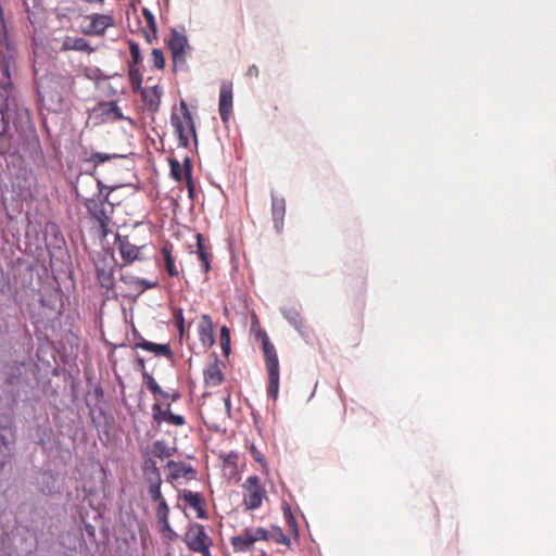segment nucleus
I'll return each mask as SVG.
<instances>
[{"mask_svg":"<svg viewBox=\"0 0 556 556\" xmlns=\"http://www.w3.org/2000/svg\"><path fill=\"white\" fill-rule=\"evenodd\" d=\"M263 352L266 361L267 371H279V361L276 349L274 344L270 343L266 333L263 336Z\"/></svg>","mask_w":556,"mask_h":556,"instance_id":"obj_22","label":"nucleus"},{"mask_svg":"<svg viewBox=\"0 0 556 556\" xmlns=\"http://www.w3.org/2000/svg\"><path fill=\"white\" fill-rule=\"evenodd\" d=\"M63 47L65 50H75L87 53H92L94 51L88 43V41L83 37H66L63 42Z\"/></svg>","mask_w":556,"mask_h":556,"instance_id":"obj_28","label":"nucleus"},{"mask_svg":"<svg viewBox=\"0 0 556 556\" xmlns=\"http://www.w3.org/2000/svg\"><path fill=\"white\" fill-rule=\"evenodd\" d=\"M142 15L147 22L148 28L155 35L157 31L156 21L154 14L148 8L142 9Z\"/></svg>","mask_w":556,"mask_h":556,"instance_id":"obj_45","label":"nucleus"},{"mask_svg":"<svg viewBox=\"0 0 556 556\" xmlns=\"http://www.w3.org/2000/svg\"><path fill=\"white\" fill-rule=\"evenodd\" d=\"M25 363L11 362L3 368L4 381L3 393L8 396V406L13 409L22 399V394H26L27 379L24 376Z\"/></svg>","mask_w":556,"mask_h":556,"instance_id":"obj_1","label":"nucleus"},{"mask_svg":"<svg viewBox=\"0 0 556 556\" xmlns=\"http://www.w3.org/2000/svg\"><path fill=\"white\" fill-rule=\"evenodd\" d=\"M142 471L148 484L162 483L161 472L154 459L150 457L144 459Z\"/></svg>","mask_w":556,"mask_h":556,"instance_id":"obj_25","label":"nucleus"},{"mask_svg":"<svg viewBox=\"0 0 556 556\" xmlns=\"http://www.w3.org/2000/svg\"><path fill=\"white\" fill-rule=\"evenodd\" d=\"M220 346L223 350V354L228 356L231 352L230 348V330L227 326H223L220 328Z\"/></svg>","mask_w":556,"mask_h":556,"instance_id":"obj_38","label":"nucleus"},{"mask_svg":"<svg viewBox=\"0 0 556 556\" xmlns=\"http://www.w3.org/2000/svg\"><path fill=\"white\" fill-rule=\"evenodd\" d=\"M180 497L197 511V517L200 519H207L208 515L205 509V501L203 496L190 490H184Z\"/></svg>","mask_w":556,"mask_h":556,"instance_id":"obj_18","label":"nucleus"},{"mask_svg":"<svg viewBox=\"0 0 556 556\" xmlns=\"http://www.w3.org/2000/svg\"><path fill=\"white\" fill-rule=\"evenodd\" d=\"M16 427L11 415H0V472L14 456Z\"/></svg>","mask_w":556,"mask_h":556,"instance_id":"obj_3","label":"nucleus"},{"mask_svg":"<svg viewBox=\"0 0 556 556\" xmlns=\"http://www.w3.org/2000/svg\"><path fill=\"white\" fill-rule=\"evenodd\" d=\"M161 485H162V483L149 484V494L151 496V500L155 503H159L162 500H165L161 492Z\"/></svg>","mask_w":556,"mask_h":556,"instance_id":"obj_48","label":"nucleus"},{"mask_svg":"<svg viewBox=\"0 0 556 556\" xmlns=\"http://www.w3.org/2000/svg\"><path fill=\"white\" fill-rule=\"evenodd\" d=\"M180 110H181V113H182V117L186 121V123L188 125V128H189V130H190V132H191V135L193 137V141L197 144L198 143V138H197V131H195L194 122H193L191 112L189 111V109L187 106V103L184 100L180 101Z\"/></svg>","mask_w":556,"mask_h":556,"instance_id":"obj_37","label":"nucleus"},{"mask_svg":"<svg viewBox=\"0 0 556 556\" xmlns=\"http://www.w3.org/2000/svg\"><path fill=\"white\" fill-rule=\"evenodd\" d=\"M157 521L160 525V530L163 534L167 535L170 539H172V536L176 535V533L174 532V530L172 529V527L169 525L168 518L157 519Z\"/></svg>","mask_w":556,"mask_h":556,"instance_id":"obj_49","label":"nucleus"},{"mask_svg":"<svg viewBox=\"0 0 556 556\" xmlns=\"http://www.w3.org/2000/svg\"><path fill=\"white\" fill-rule=\"evenodd\" d=\"M166 399H170L172 402H176L179 399V394L178 393H174V394L168 393V396Z\"/></svg>","mask_w":556,"mask_h":556,"instance_id":"obj_60","label":"nucleus"},{"mask_svg":"<svg viewBox=\"0 0 556 556\" xmlns=\"http://www.w3.org/2000/svg\"><path fill=\"white\" fill-rule=\"evenodd\" d=\"M199 340L204 348H211L215 343L212 318L204 314L198 326Z\"/></svg>","mask_w":556,"mask_h":556,"instance_id":"obj_19","label":"nucleus"},{"mask_svg":"<svg viewBox=\"0 0 556 556\" xmlns=\"http://www.w3.org/2000/svg\"><path fill=\"white\" fill-rule=\"evenodd\" d=\"M5 94L3 101L0 103V153H5L8 150L7 137L9 135L10 122H13L17 128V124L23 122L26 117L27 111L18 109L14 98L10 97V90L4 88Z\"/></svg>","mask_w":556,"mask_h":556,"instance_id":"obj_2","label":"nucleus"},{"mask_svg":"<svg viewBox=\"0 0 556 556\" xmlns=\"http://www.w3.org/2000/svg\"><path fill=\"white\" fill-rule=\"evenodd\" d=\"M151 55L154 67H156L157 70H163L165 66V58L162 50L153 49Z\"/></svg>","mask_w":556,"mask_h":556,"instance_id":"obj_47","label":"nucleus"},{"mask_svg":"<svg viewBox=\"0 0 556 556\" xmlns=\"http://www.w3.org/2000/svg\"><path fill=\"white\" fill-rule=\"evenodd\" d=\"M115 244L119 251L123 261L125 262V265L141 260L140 251L144 248V245L138 247L136 244H132L130 243L127 236H122L119 233H116L115 236Z\"/></svg>","mask_w":556,"mask_h":556,"instance_id":"obj_10","label":"nucleus"},{"mask_svg":"<svg viewBox=\"0 0 556 556\" xmlns=\"http://www.w3.org/2000/svg\"><path fill=\"white\" fill-rule=\"evenodd\" d=\"M37 484L43 495H52L56 492V475L51 470H42L39 473Z\"/></svg>","mask_w":556,"mask_h":556,"instance_id":"obj_20","label":"nucleus"},{"mask_svg":"<svg viewBox=\"0 0 556 556\" xmlns=\"http://www.w3.org/2000/svg\"><path fill=\"white\" fill-rule=\"evenodd\" d=\"M245 493L243 503L247 509L255 510L261 507L266 491L257 476H250L244 484Z\"/></svg>","mask_w":556,"mask_h":556,"instance_id":"obj_6","label":"nucleus"},{"mask_svg":"<svg viewBox=\"0 0 556 556\" xmlns=\"http://www.w3.org/2000/svg\"><path fill=\"white\" fill-rule=\"evenodd\" d=\"M86 76L89 79L100 81V80H108L114 76H117V73H115L114 75H105L99 67H93V68L87 70Z\"/></svg>","mask_w":556,"mask_h":556,"instance_id":"obj_41","label":"nucleus"},{"mask_svg":"<svg viewBox=\"0 0 556 556\" xmlns=\"http://www.w3.org/2000/svg\"><path fill=\"white\" fill-rule=\"evenodd\" d=\"M279 393V371H268V388L267 394L268 396L277 400Z\"/></svg>","mask_w":556,"mask_h":556,"instance_id":"obj_35","label":"nucleus"},{"mask_svg":"<svg viewBox=\"0 0 556 556\" xmlns=\"http://www.w3.org/2000/svg\"><path fill=\"white\" fill-rule=\"evenodd\" d=\"M167 45L172 54L174 71L178 68L186 70L187 60L185 53L186 49L189 48V41L185 35V28H182V31H178L177 28H172Z\"/></svg>","mask_w":556,"mask_h":556,"instance_id":"obj_5","label":"nucleus"},{"mask_svg":"<svg viewBox=\"0 0 556 556\" xmlns=\"http://www.w3.org/2000/svg\"><path fill=\"white\" fill-rule=\"evenodd\" d=\"M176 451V448H173V447H168L166 445V443L162 440H156L154 443H153V454L155 457L157 458H166V457H170L174 452Z\"/></svg>","mask_w":556,"mask_h":556,"instance_id":"obj_36","label":"nucleus"},{"mask_svg":"<svg viewBox=\"0 0 556 556\" xmlns=\"http://www.w3.org/2000/svg\"><path fill=\"white\" fill-rule=\"evenodd\" d=\"M61 81L55 76L41 78L37 83V94L39 101L49 111H56L61 108L63 96L60 90Z\"/></svg>","mask_w":556,"mask_h":556,"instance_id":"obj_4","label":"nucleus"},{"mask_svg":"<svg viewBox=\"0 0 556 556\" xmlns=\"http://www.w3.org/2000/svg\"><path fill=\"white\" fill-rule=\"evenodd\" d=\"M108 201H103V199H86L85 206L88 213L99 223L102 228L106 227L109 217L106 215V211L104 204Z\"/></svg>","mask_w":556,"mask_h":556,"instance_id":"obj_17","label":"nucleus"},{"mask_svg":"<svg viewBox=\"0 0 556 556\" xmlns=\"http://www.w3.org/2000/svg\"><path fill=\"white\" fill-rule=\"evenodd\" d=\"M280 313L288 321V324L293 327L301 337H307V330L299 308L291 305H283L280 307Z\"/></svg>","mask_w":556,"mask_h":556,"instance_id":"obj_14","label":"nucleus"},{"mask_svg":"<svg viewBox=\"0 0 556 556\" xmlns=\"http://www.w3.org/2000/svg\"><path fill=\"white\" fill-rule=\"evenodd\" d=\"M97 186L99 189V199H103V201H108L111 192H113L117 186H106L100 178H97Z\"/></svg>","mask_w":556,"mask_h":556,"instance_id":"obj_43","label":"nucleus"},{"mask_svg":"<svg viewBox=\"0 0 556 556\" xmlns=\"http://www.w3.org/2000/svg\"><path fill=\"white\" fill-rule=\"evenodd\" d=\"M255 543L252 529H245L241 534L231 538V545L236 552L244 553Z\"/></svg>","mask_w":556,"mask_h":556,"instance_id":"obj_24","label":"nucleus"},{"mask_svg":"<svg viewBox=\"0 0 556 556\" xmlns=\"http://www.w3.org/2000/svg\"><path fill=\"white\" fill-rule=\"evenodd\" d=\"M128 77L134 91L141 94L142 100H147L148 89L142 87V75L138 66H128Z\"/></svg>","mask_w":556,"mask_h":556,"instance_id":"obj_27","label":"nucleus"},{"mask_svg":"<svg viewBox=\"0 0 556 556\" xmlns=\"http://www.w3.org/2000/svg\"><path fill=\"white\" fill-rule=\"evenodd\" d=\"M283 515L289 528L293 531L295 535H298V523L288 504L283 506Z\"/></svg>","mask_w":556,"mask_h":556,"instance_id":"obj_44","label":"nucleus"},{"mask_svg":"<svg viewBox=\"0 0 556 556\" xmlns=\"http://www.w3.org/2000/svg\"><path fill=\"white\" fill-rule=\"evenodd\" d=\"M129 53L131 56V61L129 62L128 66H138L142 62V55L140 47L137 42H129Z\"/></svg>","mask_w":556,"mask_h":556,"instance_id":"obj_39","label":"nucleus"},{"mask_svg":"<svg viewBox=\"0 0 556 556\" xmlns=\"http://www.w3.org/2000/svg\"><path fill=\"white\" fill-rule=\"evenodd\" d=\"M84 535L87 536L90 543L96 542V527L91 523H85L84 526Z\"/></svg>","mask_w":556,"mask_h":556,"instance_id":"obj_52","label":"nucleus"},{"mask_svg":"<svg viewBox=\"0 0 556 556\" xmlns=\"http://www.w3.org/2000/svg\"><path fill=\"white\" fill-rule=\"evenodd\" d=\"M1 73L3 76H5L8 79H10V71H9V64L1 63Z\"/></svg>","mask_w":556,"mask_h":556,"instance_id":"obj_58","label":"nucleus"},{"mask_svg":"<svg viewBox=\"0 0 556 556\" xmlns=\"http://www.w3.org/2000/svg\"><path fill=\"white\" fill-rule=\"evenodd\" d=\"M168 514H169L168 505L165 500H162L161 502L157 503L156 518L157 519L168 518Z\"/></svg>","mask_w":556,"mask_h":556,"instance_id":"obj_50","label":"nucleus"},{"mask_svg":"<svg viewBox=\"0 0 556 556\" xmlns=\"http://www.w3.org/2000/svg\"><path fill=\"white\" fill-rule=\"evenodd\" d=\"M197 254L199 260L202 262L203 271L207 273L211 269V264L208 253L206 252L203 242V236L201 233L197 235Z\"/></svg>","mask_w":556,"mask_h":556,"instance_id":"obj_33","label":"nucleus"},{"mask_svg":"<svg viewBox=\"0 0 556 556\" xmlns=\"http://www.w3.org/2000/svg\"><path fill=\"white\" fill-rule=\"evenodd\" d=\"M286 216V200L282 195L271 193V217L274 222V228L277 233H281L283 230Z\"/></svg>","mask_w":556,"mask_h":556,"instance_id":"obj_15","label":"nucleus"},{"mask_svg":"<svg viewBox=\"0 0 556 556\" xmlns=\"http://www.w3.org/2000/svg\"><path fill=\"white\" fill-rule=\"evenodd\" d=\"M135 368H136V370L140 371L142 376H143V372H148L147 369H146V366H144V359L143 358H138L137 359Z\"/></svg>","mask_w":556,"mask_h":556,"instance_id":"obj_56","label":"nucleus"},{"mask_svg":"<svg viewBox=\"0 0 556 556\" xmlns=\"http://www.w3.org/2000/svg\"><path fill=\"white\" fill-rule=\"evenodd\" d=\"M169 406L170 404H168L166 408H163L160 403H154L152 405L153 420L157 424L167 422L177 427L184 426L186 424L185 417L182 415L174 414Z\"/></svg>","mask_w":556,"mask_h":556,"instance_id":"obj_12","label":"nucleus"},{"mask_svg":"<svg viewBox=\"0 0 556 556\" xmlns=\"http://www.w3.org/2000/svg\"><path fill=\"white\" fill-rule=\"evenodd\" d=\"M170 124L174 127L176 135L178 136L179 146L187 148L189 146V139L186 135L182 121L175 112H173L170 115Z\"/></svg>","mask_w":556,"mask_h":556,"instance_id":"obj_29","label":"nucleus"},{"mask_svg":"<svg viewBox=\"0 0 556 556\" xmlns=\"http://www.w3.org/2000/svg\"><path fill=\"white\" fill-rule=\"evenodd\" d=\"M125 155L116 154V153H103V152H92L89 157L84 160L85 163H90L98 167L99 165L109 162L115 159H124Z\"/></svg>","mask_w":556,"mask_h":556,"instance_id":"obj_30","label":"nucleus"},{"mask_svg":"<svg viewBox=\"0 0 556 556\" xmlns=\"http://www.w3.org/2000/svg\"><path fill=\"white\" fill-rule=\"evenodd\" d=\"M206 540H208V538L205 529L200 523H191L185 534V542L188 548L194 553H200L203 556L210 555V548Z\"/></svg>","mask_w":556,"mask_h":556,"instance_id":"obj_7","label":"nucleus"},{"mask_svg":"<svg viewBox=\"0 0 556 556\" xmlns=\"http://www.w3.org/2000/svg\"><path fill=\"white\" fill-rule=\"evenodd\" d=\"M182 170L185 172L186 177H192V164L189 156L184 159Z\"/></svg>","mask_w":556,"mask_h":556,"instance_id":"obj_53","label":"nucleus"},{"mask_svg":"<svg viewBox=\"0 0 556 556\" xmlns=\"http://www.w3.org/2000/svg\"><path fill=\"white\" fill-rule=\"evenodd\" d=\"M251 452H252V456H253L255 462L263 463L264 458H263L261 452L257 451V448L254 445H252Z\"/></svg>","mask_w":556,"mask_h":556,"instance_id":"obj_55","label":"nucleus"},{"mask_svg":"<svg viewBox=\"0 0 556 556\" xmlns=\"http://www.w3.org/2000/svg\"><path fill=\"white\" fill-rule=\"evenodd\" d=\"M93 112L101 117H108L112 114L114 116V119L116 121L125 119V116L123 115L116 101L99 102L97 106L93 109Z\"/></svg>","mask_w":556,"mask_h":556,"instance_id":"obj_23","label":"nucleus"},{"mask_svg":"<svg viewBox=\"0 0 556 556\" xmlns=\"http://www.w3.org/2000/svg\"><path fill=\"white\" fill-rule=\"evenodd\" d=\"M166 467L169 469V473L167 476L168 481L178 480L179 478H185L187 480L195 479L197 470L190 464L168 460Z\"/></svg>","mask_w":556,"mask_h":556,"instance_id":"obj_13","label":"nucleus"},{"mask_svg":"<svg viewBox=\"0 0 556 556\" xmlns=\"http://www.w3.org/2000/svg\"><path fill=\"white\" fill-rule=\"evenodd\" d=\"M173 317L180 336H182L185 332V318L182 308H173Z\"/></svg>","mask_w":556,"mask_h":556,"instance_id":"obj_46","label":"nucleus"},{"mask_svg":"<svg viewBox=\"0 0 556 556\" xmlns=\"http://www.w3.org/2000/svg\"><path fill=\"white\" fill-rule=\"evenodd\" d=\"M269 540L276 543L290 545V539L285 534V532L279 527H274L269 531Z\"/></svg>","mask_w":556,"mask_h":556,"instance_id":"obj_40","label":"nucleus"},{"mask_svg":"<svg viewBox=\"0 0 556 556\" xmlns=\"http://www.w3.org/2000/svg\"><path fill=\"white\" fill-rule=\"evenodd\" d=\"M89 18L90 23L84 30L86 35H103L106 28L113 26L114 24L113 17L106 14L96 13L90 15Z\"/></svg>","mask_w":556,"mask_h":556,"instance_id":"obj_16","label":"nucleus"},{"mask_svg":"<svg viewBox=\"0 0 556 556\" xmlns=\"http://www.w3.org/2000/svg\"><path fill=\"white\" fill-rule=\"evenodd\" d=\"M96 392H97V394H102V389L101 388H97Z\"/></svg>","mask_w":556,"mask_h":556,"instance_id":"obj_62","label":"nucleus"},{"mask_svg":"<svg viewBox=\"0 0 556 556\" xmlns=\"http://www.w3.org/2000/svg\"><path fill=\"white\" fill-rule=\"evenodd\" d=\"M253 538L257 541H269V531L264 528L252 529Z\"/></svg>","mask_w":556,"mask_h":556,"instance_id":"obj_51","label":"nucleus"},{"mask_svg":"<svg viewBox=\"0 0 556 556\" xmlns=\"http://www.w3.org/2000/svg\"><path fill=\"white\" fill-rule=\"evenodd\" d=\"M136 348L154 353L156 356L173 357V352L168 343H154L143 338L136 344Z\"/></svg>","mask_w":556,"mask_h":556,"instance_id":"obj_21","label":"nucleus"},{"mask_svg":"<svg viewBox=\"0 0 556 556\" xmlns=\"http://www.w3.org/2000/svg\"><path fill=\"white\" fill-rule=\"evenodd\" d=\"M111 89H112V93L116 94L117 91L115 89H113V88H111Z\"/></svg>","mask_w":556,"mask_h":556,"instance_id":"obj_63","label":"nucleus"},{"mask_svg":"<svg viewBox=\"0 0 556 556\" xmlns=\"http://www.w3.org/2000/svg\"><path fill=\"white\" fill-rule=\"evenodd\" d=\"M260 74L258 67L255 64H252L247 72L248 76H254L257 77Z\"/></svg>","mask_w":556,"mask_h":556,"instance_id":"obj_57","label":"nucleus"},{"mask_svg":"<svg viewBox=\"0 0 556 556\" xmlns=\"http://www.w3.org/2000/svg\"><path fill=\"white\" fill-rule=\"evenodd\" d=\"M115 260L103 257L96 263V275L101 288L106 291L113 290L115 286L114 279Z\"/></svg>","mask_w":556,"mask_h":556,"instance_id":"obj_9","label":"nucleus"},{"mask_svg":"<svg viewBox=\"0 0 556 556\" xmlns=\"http://www.w3.org/2000/svg\"><path fill=\"white\" fill-rule=\"evenodd\" d=\"M169 167L173 179L180 182L182 180V166L180 162L176 159H169Z\"/></svg>","mask_w":556,"mask_h":556,"instance_id":"obj_42","label":"nucleus"},{"mask_svg":"<svg viewBox=\"0 0 556 556\" xmlns=\"http://www.w3.org/2000/svg\"><path fill=\"white\" fill-rule=\"evenodd\" d=\"M162 256L165 263V269L170 277L178 276V270L175 266V260L172 255V245L165 244L161 249Z\"/></svg>","mask_w":556,"mask_h":556,"instance_id":"obj_31","label":"nucleus"},{"mask_svg":"<svg viewBox=\"0 0 556 556\" xmlns=\"http://www.w3.org/2000/svg\"><path fill=\"white\" fill-rule=\"evenodd\" d=\"M143 383L147 387V389L154 395H160L162 397H167L168 392L164 391L160 384L156 382V380L153 378V376L150 372H143Z\"/></svg>","mask_w":556,"mask_h":556,"instance_id":"obj_34","label":"nucleus"},{"mask_svg":"<svg viewBox=\"0 0 556 556\" xmlns=\"http://www.w3.org/2000/svg\"><path fill=\"white\" fill-rule=\"evenodd\" d=\"M232 84L224 81L219 90L218 112L223 123H228L232 113Z\"/></svg>","mask_w":556,"mask_h":556,"instance_id":"obj_11","label":"nucleus"},{"mask_svg":"<svg viewBox=\"0 0 556 556\" xmlns=\"http://www.w3.org/2000/svg\"><path fill=\"white\" fill-rule=\"evenodd\" d=\"M186 178H187L188 195L190 199H193L195 195V186L193 184L192 177H186Z\"/></svg>","mask_w":556,"mask_h":556,"instance_id":"obj_54","label":"nucleus"},{"mask_svg":"<svg viewBox=\"0 0 556 556\" xmlns=\"http://www.w3.org/2000/svg\"><path fill=\"white\" fill-rule=\"evenodd\" d=\"M119 280L127 287L128 293L124 296L137 300L147 289L157 287V281H151L144 278L136 277L129 273H122Z\"/></svg>","mask_w":556,"mask_h":556,"instance_id":"obj_8","label":"nucleus"},{"mask_svg":"<svg viewBox=\"0 0 556 556\" xmlns=\"http://www.w3.org/2000/svg\"><path fill=\"white\" fill-rule=\"evenodd\" d=\"M152 96L148 92L147 100H143L148 106L150 112H156L161 104V97L163 94V90L159 85H155L151 88Z\"/></svg>","mask_w":556,"mask_h":556,"instance_id":"obj_32","label":"nucleus"},{"mask_svg":"<svg viewBox=\"0 0 556 556\" xmlns=\"http://www.w3.org/2000/svg\"><path fill=\"white\" fill-rule=\"evenodd\" d=\"M213 356L215 357L214 364L208 366L204 370L203 375H204V381L206 384L216 387V386H219L224 381V375L218 367L217 355L214 353Z\"/></svg>","mask_w":556,"mask_h":556,"instance_id":"obj_26","label":"nucleus"},{"mask_svg":"<svg viewBox=\"0 0 556 556\" xmlns=\"http://www.w3.org/2000/svg\"><path fill=\"white\" fill-rule=\"evenodd\" d=\"M96 173H97V167H94V165H92V168L90 170L85 172V174H88L93 177H96Z\"/></svg>","mask_w":556,"mask_h":556,"instance_id":"obj_61","label":"nucleus"},{"mask_svg":"<svg viewBox=\"0 0 556 556\" xmlns=\"http://www.w3.org/2000/svg\"><path fill=\"white\" fill-rule=\"evenodd\" d=\"M224 402H225V407H226L227 413L230 414V409H231L230 396L225 397Z\"/></svg>","mask_w":556,"mask_h":556,"instance_id":"obj_59","label":"nucleus"},{"mask_svg":"<svg viewBox=\"0 0 556 556\" xmlns=\"http://www.w3.org/2000/svg\"><path fill=\"white\" fill-rule=\"evenodd\" d=\"M61 556H72V555L63 554V555H61Z\"/></svg>","mask_w":556,"mask_h":556,"instance_id":"obj_64","label":"nucleus"}]
</instances>
